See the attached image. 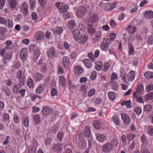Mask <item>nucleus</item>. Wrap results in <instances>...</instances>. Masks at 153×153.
Listing matches in <instances>:
<instances>
[{
  "label": "nucleus",
  "instance_id": "nucleus-16",
  "mask_svg": "<svg viewBox=\"0 0 153 153\" xmlns=\"http://www.w3.org/2000/svg\"><path fill=\"white\" fill-rule=\"evenodd\" d=\"M27 50L26 48H24L22 50L20 54V58L23 59L27 57Z\"/></svg>",
  "mask_w": 153,
  "mask_h": 153
},
{
  "label": "nucleus",
  "instance_id": "nucleus-15",
  "mask_svg": "<svg viewBox=\"0 0 153 153\" xmlns=\"http://www.w3.org/2000/svg\"><path fill=\"white\" fill-rule=\"evenodd\" d=\"M62 63L64 68L66 69L68 68L69 65V60L68 57H64L62 58Z\"/></svg>",
  "mask_w": 153,
  "mask_h": 153
},
{
  "label": "nucleus",
  "instance_id": "nucleus-30",
  "mask_svg": "<svg viewBox=\"0 0 153 153\" xmlns=\"http://www.w3.org/2000/svg\"><path fill=\"white\" fill-rule=\"evenodd\" d=\"M144 16L147 19H152L153 18V12L151 10L146 11L144 14Z\"/></svg>",
  "mask_w": 153,
  "mask_h": 153
},
{
  "label": "nucleus",
  "instance_id": "nucleus-57",
  "mask_svg": "<svg viewBox=\"0 0 153 153\" xmlns=\"http://www.w3.org/2000/svg\"><path fill=\"white\" fill-rule=\"evenodd\" d=\"M134 111L138 115H140L142 112V109L139 107H136L135 108Z\"/></svg>",
  "mask_w": 153,
  "mask_h": 153
},
{
  "label": "nucleus",
  "instance_id": "nucleus-22",
  "mask_svg": "<svg viewBox=\"0 0 153 153\" xmlns=\"http://www.w3.org/2000/svg\"><path fill=\"white\" fill-rule=\"evenodd\" d=\"M138 94L134 93L133 97L137 101L140 103H143V100L141 97Z\"/></svg>",
  "mask_w": 153,
  "mask_h": 153
},
{
  "label": "nucleus",
  "instance_id": "nucleus-9",
  "mask_svg": "<svg viewBox=\"0 0 153 153\" xmlns=\"http://www.w3.org/2000/svg\"><path fill=\"white\" fill-rule=\"evenodd\" d=\"M56 54V50L53 47H52L49 48L47 52V56L50 58H52L55 57Z\"/></svg>",
  "mask_w": 153,
  "mask_h": 153
},
{
  "label": "nucleus",
  "instance_id": "nucleus-31",
  "mask_svg": "<svg viewBox=\"0 0 153 153\" xmlns=\"http://www.w3.org/2000/svg\"><path fill=\"white\" fill-rule=\"evenodd\" d=\"M22 122L23 125L24 126L27 127L28 126L29 124V119L28 117H23Z\"/></svg>",
  "mask_w": 153,
  "mask_h": 153
},
{
  "label": "nucleus",
  "instance_id": "nucleus-18",
  "mask_svg": "<svg viewBox=\"0 0 153 153\" xmlns=\"http://www.w3.org/2000/svg\"><path fill=\"white\" fill-rule=\"evenodd\" d=\"M80 32L78 29H75L74 30L73 33L74 37L76 41H78L81 35H80Z\"/></svg>",
  "mask_w": 153,
  "mask_h": 153
},
{
  "label": "nucleus",
  "instance_id": "nucleus-38",
  "mask_svg": "<svg viewBox=\"0 0 153 153\" xmlns=\"http://www.w3.org/2000/svg\"><path fill=\"white\" fill-rule=\"evenodd\" d=\"M27 86L30 88L33 87L34 83L33 79L31 78H28L27 80Z\"/></svg>",
  "mask_w": 153,
  "mask_h": 153
},
{
  "label": "nucleus",
  "instance_id": "nucleus-11",
  "mask_svg": "<svg viewBox=\"0 0 153 153\" xmlns=\"http://www.w3.org/2000/svg\"><path fill=\"white\" fill-rule=\"evenodd\" d=\"M53 111L52 108L50 107L46 106L44 107L42 110V114L45 115L51 114Z\"/></svg>",
  "mask_w": 153,
  "mask_h": 153
},
{
  "label": "nucleus",
  "instance_id": "nucleus-64",
  "mask_svg": "<svg viewBox=\"0 0 153 153\" xmlns=\"http://www.w3.org/2000/svg\"><path fill=\"white\" fill-rule=\"evenodd\" d=\"M141 153H150L148 149L146 148H143L142 146L141 148Z\"/></svg>",
  "mask_w": 153,
  "mask_h": 153
},
{
  "label": "nucleus",
  "instance_id": "nucleus-51",
  "mask_svg": "<svg viewBox=\"0 0 153 153\" xmlns=\"http://www.w3.org/2000/svg\"><path fill=\"white\" fill-rule=\"evenodd\" d=\"M108 47L109 46H108V45L103 43L101 45L100 48L102 51H107Z\"/></svg>",
  "mask_w": 153,
  "mask_h": 153
},
{
  "label": "nucleus",
  "instance_id": "nucleus-40",
  "mask_svg": "<svg viewBox=\"0 0 153 153\" xmlns=\"http://www.w3.org/2000/svg\"><path fill=\"white\" fill-rule=\"evenodd\" d=\"M102 63L100 61L97 62L96 63L95 68L97 71H100L102 69Z\"/></svg>",
  "mask_w": 153,
  "mask_h": 153
},
{
  "label": "nucleus",
  "instance_id": "nucleus-48",
  "mask_svg": "<svg viewBox=\"0 0 153 153\" xmlns=\"http://www.w3.org/2000/svg\"><path fill=\"white\" fill-rule=\"evenodd\" d=\"M96 92V90L94 88H92L88 92V95L89 97H92L95 94Z\"/></svg>",
  "mask_w": 153,
  "mask_h": 153
},
{
  "label": "nucleus",
  "instance_id": "nucleus-17",
  "mask_svg": "<svg viewBox=\"0 0 153 153\" xmlns=\"http://www.w3.org/2000/svg\"><path fill=\"white\" fill-rule=\"evenodd\" d=\"M95 136L96 137L97 140L100 142H102L104 141L107 138L105 136L100 134H96Z\"/></svg>",
  "mask_w": 153,
  "mask_h": 153
},
{
  "label": "nucleus",
  "instance_id": "nucleus-5",
  "mask_svg": "<svg viewBox=\"0 0 153 153\" xmlns=\"http://www.w3.org/2000/svg\"><path fill=\"white\" fill-rule=\"evenodd\" d=\"M113 146L110 143H107L102 146V150L105 153H110L113 149Z\"/></svg>",
  "mask_w": 153,
  "mask_h": 153
},
{
  "label": "nucleus",
  "instance_id": "nucleus-13",
  "mask_svg": "<svg viewBox=\"0 0 153 153\" xmlns=\"http://www.w3.org/2000/svg\"><path fill=\"white\" fill-rule=\"evenodd\" d=\"M44 34L42 32L38 31L35 33L34 37L36 40L39 41L44 38Z\"/></svg>",
  "mask_w": 153,
  "mask_h": 153
},
{
  "label": "nucleus",
  "instance_id": "nucleus-55",
  "mask_svg": "<svg viewBox=\"0 0 153 153\" xmlns=\"http://www.w3.org/2000/svg\"><path fill=\"white\" fill-rule=\"evenodd\" d=\"M146 97L148 100H150L153 99V93L149 92L146 95Z\"/></svg>",
  "mask_w": 153,
  "mask_h": 153
},
{
  "label": "nucleus",
  "instance_id": "nucleus-36",
  "mask_svg": "<svg viewBox=\"0 0 153 153\" xmlns=\"http://www.w3.org/2000/svg\"><path fill=\"white\" fill-rule=\"evenodd\" d=\"M75 71L76 74H81L83 72V69L81 67L77 66L75 67Z\"/></svg>",
  "mask_w": 153,
  "mask_h": 153
},
{
  "label": "nucleus",
  "instance_id": "nucleus-29",
  "mask_svg": "<svg viewBox=\"0 0 153 153\" xmlns=\"http://www.w3.org/2000/svg\"><path fill=\"white\" fill-rule=\"evenodd\" d=\"M128 54L130 55H132L134 52V50L133 46V45L130 43H128Z\"/></svg>",
  "mask_w": 153,
  "mask_h": 153
},
{
  "label": "nucleus",
  "instance_id": "nucleus-33",
  "mask_svg": "<svg viewBox=\"0 0 153 153\" xmlns=\"http://www.w3.org/2000/svg\"><path fill=\"white\" fill-rule=\"evenodd\" d=\"M21 87V85L20 84H16L13 88V91L15 93H18L20 91L19 89Z\"/></svg>",
  "mask_w": 153,
  "mask_h": 153
},
{
  "label": "nucleus",
  "instance_id": "nucleus-59",
  "mask_svg": "<svg viewBox=\"0 0 153 153\" xmlns=\"http://www.w3.org/2000/svg\"><path fill=\"white\" fill-rule=\"evenodd\" d=\"M127 137L128 140L131 141L135 138V135L134 134L131 133L127 135Z\"/></svg>",
  "mask_w": 153,
  "mask_h": 153
},
{
  "label": "nucleus",
  "instance_id": "nucleus-62",
  "mask_svg": "<svg viewBox=\"0 0 153 153\" xmlns=\"http://www.w3.org/2000/svg\"><path fill=\"white\" fill-rule=\"evenodd\" d=\"M36 149L34 147H32V148H30L29 149V153H36Z\"/></svg>",
  "mask_w": 153,
  "mask_h": 153
},
{
  "label": "nucleus",
  "instance_id": "nucleus-46",
  "mask_svg": "<svg viewBox=\"0 0 153 153\" xmlns=\"http://www.w3.org/2000/svg\"><path fill=\"white\" fill-rule=\"evenodd\" d=\"M13 120L16 124L18 123L20 121L19 116L16 114H15L13 115Z\"/></svg>",
  "mask_w": 153,
  "mask_h": 153
},
{
  "label": "nucleus",
  "instance_id": "nucleus-58",
  "mask_svg": "<svg viewBox=\"0 0 153 153\" xmlns=\"http://www.w3.org/2000/svg\"><path fill=\"white\" fill-rule=\"evenodd\" d=\"M22 73L21 70H19L16 73V78L18 79H20L22 76Z\"/></svg>",
  "mask_w": 153,
  "mask_h": 153
},
{
  "label": "nucleus",
  "instance_id": "nucleus-12",
  "mask_svg": "<svg viewBox=\"0 0 153 153\" xmlns=\"http://www.w3.org/2000/svg\"><path fill=\"white\" fill-rule=\"evenodd\" d=\"M121 118L123 122L126 124H128L131 122V119L129 116L125 113L121 114Z\"/></svg>",
  "mask_w": 153,
  "mask_h": 153
},
{
  "label": "nucleus",
  "instance_id": "nucleus-43",
  "mask_svg": "<svg viewBox=\"0 0 153 153\" xmlns=\"http://www.w3.org/2000/svg\"><path fill=\"white\" fill-rule=\"evenodd\" d=\"M145 76L148 79L153 78V73L151 72L147 71L144 74Z\"/></svg>",
  "mask_w": 153,
  "mask_h": 153
},
{
  "label": "nucleus",
  "instance_id": "nucleus-19",
  "mask_svg": "<svg viewBox=\"0 0 153 153\" xmlns=\"http://www.w3.org/2000/svg\"><path fill=\"white\" fill-rule=\"evenodd\" d=\"M136 91L134 92V93L137 94H141L143 92V87L141 84L138 85L136 88Z\"/></svg>",
  "mask_w": 153,
  "mask_h": 153
},
{
  "label": "nucleus",
  "instance_id": "nucleus-28",
  "mask_svg": "<svg viewBox=\"0 0 153 153\" xmlns=\"http://www.w3.org/2000/svg\"><path fill=\"white\" fill-rule=\"evenodd\" d=\"M33 119L34 120V123L35 125L38 124L41 120V117L38 114L35 115L33 116Z\"/></svg>",
  "mask_w": 153,
  "mask_h": 153
},
{
  "label": "nucleus",
  "instance_id": "nucleus-54",
  "mask_svg": "<svg viewBox=\"0 0 153 153\" xmlns=\"http://www.w3.org/2000/svg\"><path fill=\"white\" fill-rule=\"evenodd\" d=\"M12 42L11 41H7L5 42V44L7 45V46L5 48L6 49H10L12 48V47H10L11 45L12 44Z\"/></svg>",
  "mask_w": 153,
  "mask_h": 153
},
{
  "label": "nucleus",
  "instance_id": "nucleus-6",
  "mask_svg": "<svg viewBox=\"0 0 153 153\" xmlns=\"http://www.w3.org/2000/svg\"><path fill=\"white\" fill-rule=\"evenodd\" d=\"M28 6L26 2H24L22 3L21 7V10L23 14L26 15H27L29 13Z\"/></svg>",
  "mask_w": 153,
  "mask_h": 153
},
{
  "label": "nucleus",
  "instance_id": "nucleus-45",
  "mask_svg": "<svg viewBox=\"0 0 153 153\" xmlns=\"http://www.w3.org/2000/svg\"><path fill=\"white\" fill-rule=\"evenodd\" d=\"M109 98L111 100H114L115 98V94L114 92H109L108 93Z\"/></svg>",
  "mask_w": 153,
  "mask_h": 153
},
{
  "label": "nucleus",
  "instance_id": "nucleus-60",
  "mask_svg": "<svg viewBox=\"0 0 153 153\" xmlns=\"http://www.w3.org/2000/svg\"><path fill=\"white\" fill-rule=\"evenodd\" d=\"M57 94L58 92L56 88H52L51 91V95L52 96L54 97L55 96L57 95Z\"/></svg>",
  "mask_w": 153,
  "mask_h": 153
},
{
  "label": "nucleus",
  "instance_id": "nucleus-61",
  "mask_svg": "<svg viewBox=\"0 0 153 153\" xmlns=\"http://www.w3.org/2000/svg\"><path fill=\"white\" fill-rule=\"evenodd\" d=\"M36 0H30V7L31 9H33L36 5Z\"/></svg>",
  "mask_w": 153,
  "mask_h": 153
},
{
  "label": "nucleus",
  "instance_id": "nucleus-42",
  "mask_svg": "<svg viewBox=\"0 0 153 153\" xmlns=\"http://www.w3.org/2000/svg\"><path fill=\"white\" fill-rule=\"evenodd\" d=\"M147 133L149 135L153 136V126H150L148 127Z\"/></svg>",
  "mask_w": 153,
  "mask_h": 153
},
{
  "label": "nucleus",
  "instance_id": "nucleus-7",
  "mask_svg": "<svg viewBox=\"0 0 153 153\" xmlns=\"http://www.w3.org/2000/svg\"><path fill=\"white\" fill-rule=\"evenodd\" d=\"M52 149L56 153H61L63 149L62 145L60 143L55 144L53 145Z\"/></svg>",
  "mask_w": 153,
  "mask_h": 153
},
{
  "label": "nucleus",
  "instance_id": "nucleus-21",
  "mask_svg": "<svg viewBox=\"0 0 153 153\" xmlns=\"http://www.w3.org/2000/svg\"><path fill=\"white\" fill-rule=\"evenodd\" d=\"M126 30L129 33L133 34L136 31V29L134 26L129 25L126 28Z\"/></svg>",
  "mask_w": 153,
  "mask_h": 153
},
{
  "label": "nucleus",
  "instance_id": "nucleus-24",
  "mask_svg": "<svg viewBox=\"0 0 153 153\" xmlns=\"http://www.w3.org/2000/svg\"><path fill=\"white\" fill-rule=\"evenodd\" d=\"M59 83L62 86L64 87L66 85V80L65 77L63 76H60L59 78Z\"/></svg>",
  "mask_w": 153,
  "mask_h": 153
},
{
  "label": "nucleus",
  "instance_id": "nucleus-20",
  "mask_svg": "<svg viewBox=\"0 0 153 153\" xmlns=\"http://www.w3.org/2000/svg\"><path fill=\"white\" fill-rule=\"evenodd\" d=\"M93 124L94 127L96 129H100L102 127V123L99 120L94 121Z\"/></svg>",
  "mask_w": 153,
  "mask_h": 153
},
{
  "label": "nucleus",
  "instance_id": "nucleus-63",
  "mask_svg": "<svg viewBox=\"0 0 153 153\" xmlns=\"http://www.w3.org/2000/svg\"><path fill=\"white\" fill-rule=\"evenodd\" d=\"M3 91L5 93V95L7 97L10 95V91L7 87H5L3 89Z\"/></svg>",
  "mask_w": 153,
  "mask_h": 153
},
{
  "label": "nucleus",
  "instance_id": "nucleus-35",
  "mask_svg": "<svg viewBox=\"0 0 153 153\" xmlns=\"http://www.w3.org/2000/svg\"><path fill=\"white\" fill-rule=\"evenodd\" d=\"M84 134L86 137H89L90 136L91 134V131L89 127L86 126L85 128V130Z\"/></svg>",
  "mask_w": 153,
  "mask_h": 153
},
{
  "label": "nucleus",
  "instance_id": "nucleus-25",
  "mask_svg": "<svg viewBox=\"0 0 153 153\" xmlns=\"http://www.w3.org/2000/svg\"><path fill=\"white\" fill-rule=\"evenodd\" d=\"M45 85L42 84L39 85L36 89V94H40L42 93L44 90Z\"/></svg>",
  "mask_w": 153,
  "mask_h": 153
},
{
  "label": "nucleus",
  "instance_id": "nucleus-4",
  "mask_svg": "<svg viewBox=\"0 0 153 153\" xmlns=\"http://www.w3.org/2000/svg\"><path fill=\"white\" fill-rule=\"evenodd\" d=\"M88 8L85 6H81L78 11L76 12V15L79 17H81L86 14L87 12Z\"/></svg>",
  "mask_w": 153,
  "mask_h": 153
},
{
  "label": "nucleus",
  "instance_id": "nucleus-50",
  "mask_svg": "<svg viewBox=\"0 0 153 153\" xmlns=\"http://www.w3.org/2000/svg\"><path fill=\"white\" fill-rule=\"evenodd\" d=\"M9 119V114L6 113L4 114L3 115L2 121L4 122H7L8 121Z\"/></svg>",
  "mask_w": 153,
  "mask_h": 153
},
{
  "label": "nucleus",
  "instance_id": "nucleus-32",
  "mask_svg": "<svg viewBox=\"0 0 153 153\" xmlns=\"http://www.w3.org/2000/svg\"><path fill=\"white\" fill-rule=\"evenodd\" d=\"M33 77L36 81H39L43 79L44 76L43 75L37 73L35 74L33 76Z\"/></svg>",
  "mask_w": 153,
  "mask_h": 153
},
{
  "label": "nucleus",
  "instance_id": "nucleus-49",
  "mask_svg": "<svg viewBox=\"0 0 153 153\" xmlns=\"http://www.w3.org/2000/svg\"><path fill=\"white\" fill-rule=\"evenodd\" d=\"M118 141L117 139L114 138L112 139L111 141V144H112L114 146H116L118 145Z\"/></svg>",
  "mask_w": 153,
  "mask_h": 153
},
{
  "label": "nucleus",
  "instance_id": "nucleus-14",
  "mask_svg": "<svg viewBox=\"0 0 153 153\" xmlns=\"http://www.w3.org/2000/svg\"><path fill=\"white\" fill-rule=\"evenodd\" d=\"M56 6L61 13L66 12L68 8V6L65 4L64 6H60L59 4L57 3L56 4Z\"/></svg>",
  "mask_w": 153,
  "mask_h": 153
},
{
  "label": "nucleus",
  "instance_id": "nucleus-41",
  "mask_svg": "<svg viewBox=\"0 0 153 153\" xmlns=\"http://www.w3.org/2000/svg\"><path fill=\"white\" fill-rule=\"evenodd\" d=\"M112 119L114 123L117 125H120V121L119 117L116 115H114L112 117Z\"/></svg>",
  "mask_w": 153,
  "mask_h": 153
},
{
  "label": "nucleus",
  "instance_id": "nucleus-3",
  "mask_svg": "<svg viewBox=\"0 0 153 153\" xmlns=\"http://www.w3.org/2000/svg\"><path fill=\"white\" fill-rule=\"evenodd\" d=\"M0 24L9 28H12L13 26V21L10 19H8L7 20L4 17H0Z\"/></svg>",
  "mask_w": 153,
  "mask_h": 153
},
{
  "label": "nucleus",
  "instance_id": "nucleus-2",
  "mask_svg": "<svg viewBox=\"0 0 153 153\" xmlns=\"http://www.w3.org/2000/svg\"><path fill=\"white\" fill-rule=\"evenodd\" d=\"M99 18L97 14L95 13H90L89 16L88 24L89 26H91L94 22H96Z\"/></svg>",
  "mask_w": 153,
  "mask_h": 153
},
{
  "label": "nucleus",
  "instance_id": "nucleus-52",
  "mask_svg": "<svg viewBox=\"0 0 153 153\" xmlns=\"http://www.w3.org/2000/svg\"><path fill=\"white\" fill-rule=\"evenodd\" d=\"M29 49L30 51H33L34 53L36 50H39L37 48L36 45L33 44H31L30 45Z\"/></svg>",
  "mask_w": 153,
  "mask_h": 153
},
{
  "label": "nucleus",
  "instance_id": "nucleus-27",
  "mask_svg": "<svg viewBox=\"0 0 153 153\" xmlns=\"http://www.w3.org/2000/svg\"><path fill=\"white\" fill-rule=\"evenodd\" d=\"M76 25L75 21L73 20L69 21L68 23L67 27L69 29H73Z\"/></svg>",
  "mask_w": 153,
  "mask_h": 153
},
{
  "label": "nucleus",
  "instance_id": "nucleus-47",
  "mask_svg": "<svg viewBox=\"0 0 153 153\" xmlns=\"http://www.w3.org/2000/svg\"><path fill=\"white\" fill-rule=\"evenodd\" d=\"M63 31V29L61 27H57L56 30H55L54 32V33H56L58 34H61Z\"/></svg>",
  "mask_w": 153,
  "mask_h": 153
},
{
  "label": "nucleus",
  "instance_id": "nucleus-56",
  "mask_svg": "<svg viewBox=\"0 0 153 153\" xmlns=\"http://www.w3.org/2000/svg\"><path fill=\"white\" fill-rule=\"evenodd\" d=\"M110 64L109 62H106L104 64L102 70L104 71H106L110 66Z\"/></svg>",
  "mask_w": 153,
  "mask_h": 153
},
{
  "label": "nucleus",
  "instance_id": "nucleus-8",
  "mask_svg": "<svg viewBox=\"0 0 153 153\" xmlns=\"http://www.w3.org/2000/svg\"><path fill=\"white\" fill-rule=\"evenodd\" d=\"M13 55V53L12 52H7L3 59V63L5 64H6L11 61Z\"/></svg>",
  "mask_w": 153,
  "mask_h": 153
},
{
  "label": "nucleus",
  "instance_id": "nucleus-26",
  "mask_svg": "<svg viewBox=\"0 0 153 153\" xmlns=\"http://www.w3.org/2000/svg\"><path fill=\"white\" fill-rule=\"evenodd\" d=\"M88 38V37L84 34H82L81 35L78 41H79V43L80 44H83L87 40Z\"/></svg>",
  "mask_w": 153,
  "mask_h": 153
},
{
  "label": "nucleus",
  "instance_id": "nucleus-10",
  "mask_svg": "<svg viewBox=\"0 0 153 153\" xmlns=\"http://www.w3.org/2000/svg\"><path fill=\"white\" fill-rule=\"evenodd\" d=\"M7 2L8 3L9 6L11 9V11H13L14 8L16 7L17 2L16 0H7Z\"/></svg>",
  "mask_w": 153,
  "mask_h": 153
},
{
  "label": "nucleus",
  "instance_id": "nucleus-37",
  "mask_svg": "<svg viewBox=\"0 0 153 153\" xmlns=\"http://www.w3.org/2000/svg\"><path fill=\"white\" fill-rule=\"evenodd\" d=\"M86 145V141L84 139H82L80 141L79 148L81 149H83L85 148Z\"/></svg>",
  "mask_w": 153,
  "mask_h": 153
},
{
  "label": "nucleus",
  "instance_id": "nucleus-34",
  "mask_svg": "<svg viewBox=\"0 0 153 153\" xmlns=\"http://www.w3.org/2000/svg\"><path fill=\"white\" fill-rule=\"evenodd\" d=\"M40 55V52L39 50H36L34 53V56L33 57V61L36 62L38 58L39 57Z\"/></svg>",
  "mask_w": 153,
  "mask_h": 153
},
{
  "label": "nucleus",
  "instance_id": "nucleus-23",
  "mask_svg": "<svg viewBox=\"0 0 153 153\" xmlns=\"http://www.w3.org/2000/svg\"><path fill=\"white\" fill-rule=\"evenodd\" d=\"M92 62L88 59H85L83 61V62L85 66L88 68H90L92 66Z\"/></svg>",
  "mask_w": 153,
  "mask_h": 153
},
{
  "label": "nucleus",
  "instance_id": "nucleus-1",
  "mask_svg": "<svg viewBox=\"0 0 153 153\" xmlns=\"http://www.w3.org/2000/svg\"><path fill=\"white\" fill-rule=\"evenodd\" d=\"M120 75L122 80L126 83L133 81L135 77V73L133 71H130L128 74L125 72H120Z\"/></svg>",
  "mask_w": 153,
  "mask_h": 153
},
{
  "label": "nucleus",
  "instance_id": "nucleus-44",
  "mask_svg": "<svg viewBox=\"0 0 153 153\" xmlns=\"http://www.w3.org/2000/svg\"><path fill=\"white\" fill-rule=\"evenodd\" d=\"M152 109V106L150 105H145L143 108V111L146 112H149Z\"/></svg>",
  "mask_w": 153,
  "mask_h": 153
},
{
  "label": "nucleus",
  "instance_id": "nucleus-53",
  "mask_svg": "<svg viewBox=\"0 0 153 153\" xmlns=\"http://www.w3.org/2000/svg\"><path fill=\"white\" fill-rule=\"evenodd\" d=\"M47 69V65L43 63L41 65V72L43 73L45 72Z\"/></svg>",
  "mask_w": 153,
  "mask_h": 153
},
{
  "label": "nucleus",
  "instance_id": "nucleus-39",
  "mask_svg": "<svg viewBox=\"0 0 153 153\" xmlns=\"http://www.w3.org/2000/svg\"><path fill=\"white\" fill-rule=\"evenodd\" d=\"M140 140L142 143V145L145 146L148 143V141L146 140L145 136L143 134L140 137Z\"/></svg>",
  "mask_w": 153,
  "mask_h": 153
}]
</instances>
